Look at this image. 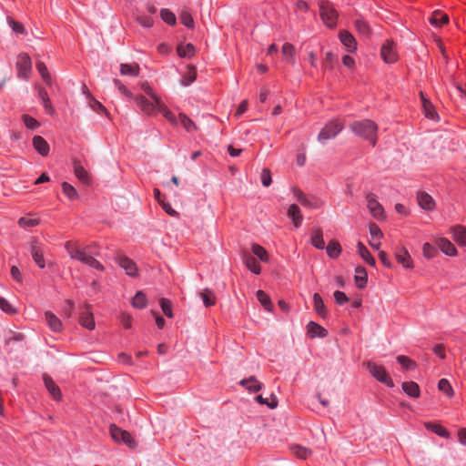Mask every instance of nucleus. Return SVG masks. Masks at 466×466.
Segmentation results:
<instances>
[{"mask_svg": "<svg viewBox=\"0 0 466 466\" xmlns=\"http://www.w3.org/2000/svg\"><path fill=\"white\" fill-rule=\"evenodd\" d=\"M350 129L358 137H360L375 147L378 140V125L370 119L354 121L350 125Z\"/></svg>", "mask_w": 466, "mask_h": 466, "instance_id": "nucleus-1", "label": "nucleus"}, {"mask_svg": "<svg viewBox=\"0 0 466 466\" xmlns=\"http://www.w3.org/2000/svg\"><path fill=\"white\" fill-rule=\"evenodd\" d=\"M141 89L151 98L155 103L158 106V110L163 114V116L172 124L177 123V118L174 114L166 106L161 98L157 95V93L152 89L150 85L147 82L141 83Z\"/></svg>", "mask_w": 466, "mask_h": 466, "instance_id": "nucleus-2", "label": "nucleus"}, {"mask_svg": "<svg viewBox=\"0 0 466 466\" xmlns=\"http://www.w3.org/2000/svg\"><path fill=\"white\" fill-rule=\"evenodd\" d=\"M367 370L372 375L373 378H375L378 381L384 383L390 388L394 387V383L386 371L385 368L381 365H378L375 362L368 361L366 363Z\"/></svg>", "mask_w": 466, "mask_h": 466, "instance_id": "nucleus-3", "label": "nucleus"}, {"mask_svg": "<svg viewBox=\"0 0 466 466\" xmlns=\"http://www.w3.org/2000/svg\"><path fill=\"white\" fill-rule=\"evenodd\" d=\"M319 15L323 23L329 27H334L337 24L338 12L329 1H321L319 4Z\"/></svg>", "mask_w": 466, "mask_h": 466, "instance_id": "nucleus-4", "label": "nucleus"}, {"mask_svg": "<svg viewBox=\"0 0 466 466\" xmlns=\"http://www.w3.org/2000/svg\"><path fill=\"white\" fill-rule=\"evenodd\" d=\"M343 127V123L339 120L330 121L320 130L318 136V140L323 144L326 140L336 137V136L342 130Z\"/></svg>", "mask_w": 466, "mask_h": 466, "instance_id": "nucleus-5", "label": "nucleus"}, {"mask_svg": "<svg viewBox=\"0 0 466 466\" xmlns=\"http://www.w3.org/2000/svg\"><path fill=\"white\" fill-rule=\"evenodd\" d=\"M17 76L23 79H28L32 70V61L26 53H21L17 56L15 64Z\"/></svg>", "mask_w": 466, "mask_h": 466, "instance_id": "nucleus-6", "label": "nucleus"}, {"mask_svg": "<svg viewBox=\"0 0 466 466\" xmlns=\"http://www.w3.org/2000/svg\"><path fill=\"white\" fill-rule=\"evenodd\" d=\"M380 56L385 63H395L398 60L396 44L392 40H386L381 46Z\"/></svg>", "mask_w": 466, "mask_h": 466, "instance_id": "nucleus-7", "label": "nucleus"}, {"mask_svg": "<svg viewBox=\"0 0 466 466\" xmlns=\"http://www.w3.org/2000/svg\"><path fill=\"white\" fill-rule=\"evenodd\" d=\"M110 435L115 441H123L129 447L135 446V441L131 437L130 433L127 431H123L115 424L110 426Z\"/></svg>", "mask_w": 466, "mask_h": 466, "instance_id": "nucleus-8", "label": "nucleus"}, {"mask_svg": "<svg viewBox=\"0 0 466 466\" xmlns=\"http://www.w3.org/2000/svg\"><path fill=\"white\" fill-rule=\"evenodd\" d=\"M367 208L370 214L376 219H381L384 218V209L382 206L378 202L377 197L373 193H369L366 197Z\"/></svg>", "mask_w": 466, "mask_h": 466, "instance_id": "nucleus-9", "label": "nucleus"}, {"mask_svg": "<svg viewBox=\"0 0 466 466\" xmlns=\"http://www.w3.org/2000/svg\"><path fill=\"white\" fill-rule=\"evenodd\" d=\"M137 105L140 108V110L147 116H153L158 110V106L155 103L154 100L150 101L146 98L144 96H137L134 97Z\"/></svg>", "mask_w": 466, "mask_h": 466, "instance_id": "nucleus-10", "label": "nucleus"}, {"mask_svg": "<svg viewBox=\"0 0 466 466\" xmlns=\"http://www.w3.org/2000/svg\"><path fill=\"white\" fill-rule=\"evenodd\" d=\"M95 255L96 254L95 253ZM76 260L99 271H103L105 269L104 266L94 258V254L87 250V248H83V251Z\"/></svg>", "mask_w": 466, "mask_h": 466, "instance_id": "nucleus-11", "label": "nucleus"}, {"mask_svg": "<svg viewBox=\"0 0 466 466\" xmlns=\"http://www.w3.org/2000/svg\"><path fill=\"white\" fill-rule=\"evenodd\" d=\"M79 322L83 327L90 330L95 329L96 324L89 305H85L84 308L82 309L80 312Z\"/></svg>", "mask_w": 466, "mask_h": 466, "instance_id": "nucleus-12", "label": "nucleus"}, {"mask_svg": "<svg viewBox=\"0 0 466 466\" xmlns=\"http://www.w3.org/2000/svg\"><path fill=\"white\" fill-rule=\"evenodd\" d=\"M242 260L246 267L254 274L258 275L261 271L260 265L257 261L256 258L248 251L242 252Z\"/></svg>", "mask_w": 466, "mask_h": 466, "instance_id": "nucleus-13", "label": "nucleus"}, {"mask_svg": "<svg viewBox=\"0 0 466 466\" xmlns=\"http://www.w3.org/2000/svg\"><path fill=\"white\" fill-rule=\"evenodd\" d=\"M30 252L35 264L41 268H45L43 250L36 240L31 242Z\"/></svg>", "mask_w": 466, "mask_h": 466, "instance_id": "nucleus-14", "label": "nucleus"}, {"mask_svg": "<svg viewBox=\"0 0 466 466\" xmlns=\"http://www.w3.org/2000/svg\"><path fill=\"white\" fill-rule=\"evenodd\" d=\"M420 96L421 106H422V109H423L425 116L431 120H438L439 116H438L437 112L435 111V108H434L433 105L431 104V102L425 97L423 92H420Z\"/></svg>", "mask_w": 466, "mask_h": 466, "instance_id": "nucleus-15", "label": "nucleus"}, {"mask_svg": "<svg viewBox=\"0 0 466 466\" xmlns=\"http://www.w3.org/2000/svg\"><path fill=\"white\" fill-rule=\"evenodd\" d=\"M44 383L51 396L56 400H60L62 398V394L59 387L55 383L51 377L48 375H44Z\"/></svg>", "mask_w": 466, "mask_h": 466, "instance_id": "nucleus-16", "label": "nucleus"}, {"mask_svg": "<svg viewBox=\"0 0 466 466\" xmlns=\"http://www.w3.org/2000/svg\"><path fill=\"white\" fill-rule=\"evenodd\" d=\"M118 265L126 270V273L131 277L137 275V265L136 263L125 256H120L117 258Z\"/></svg>", "mask_w": 466, "mask_h": 466, "instance_id": "nucleus-17", "label": "nucleus"}, {"mask_svg": "<svg viewBox=\"0 0 466 466\" xmlns=\"http://www.w3.org/2000/svg\"><path fill=\"white\" fill-rule=\"evenodd\" d=\"M33 147L42 156L46 157L49 153V145L45 138L41 136H35L33 137Z\"/></svg>", "mask_w": 466, "mask_h": 466, "instance_id": "nucleus-18", "label": "nucleus"}, {"mask_svg": "<svg viewBox=\"0 0 466 466\" xmlns=\"http://www.w3.org/2000/svg\"><path fill=\"white\" fill-rule=\"evenodd\" d=\"M419 206L425 210H432L435 208V201L426 192H420L417 195Z\"/></svg>", "mask_w": 466, "mask_h": 466, "instance_id": "nucleus-19", "label": "nucleus"}, {"mask_svg": "<svg viewBox=\"0 0 466 466\" xmlns=\"http://www.w3.org/2000/svg\"><path fill=\"white\" fill-rule=\"evenodd\" d=\"M339 40L346 46L349 52H354L357 49V42L354 36L348 31L339 33Z\"/></svg>", "mask_w": 466, "mask_h": 466, "instance_id": "nucleus-20", "label": "nucleus"}, {"mask_svg": "<svg viewBox=\"0 0 466 466\" xmlns=\"http://www.w3.org/2000/svg\"><path fill=\"white\" fill-rule=\"evenodd\" d=\"M307 331L310 338H325L328 335V331L322 326L314 321H309L308 323Z\"/></svg>", "mask_w": 466, "mask_h": 466, "instance_id": "nucleus-21", "label": "nucleus"}, {"mask_svg": "<svg viewBox=\"0 0 466 466\" xmlns=\"http://www.w3.org/2000/svg\"><path fill=\"white\" fill-rule=\"evenodd\" d=\"M396 259L406 268H411L413 263L411 258L405 248H400L395 254Z\"/></svg>", "mask_w": 466, "mask_h": 466, "instance_id": "nucleus-22", "label": "nucleus"}, {"mask_svg": "<svg viewBox=\"0 0 466 466\" xmlns=\"http://www.w3.org/2000/svg\"><path fill=\"white\" fill-rule=\"evenodd\" d=\"M287 215L292 219L293 225L296 228H299L301 225L303 218L298 205L291 204L288 208Z\"/></svg>", "mask_w": 466, "mask_h": 466, "instance_id": "nucleus-23", "label": "nucleus"}, {"mask_svg": "<svg viewBox=\"0 0 466 466\" xmlns=\"http://www.w3.org/2000/svg\"><path fill=\"white\" fill-rule=\"evenodd\" d=\"M239 384L252 392H257L263 387V384L259 382L254 376H250L248 379L240 380Z\"/></svg>", "mask_w": 466, "mask_h": 466, "instance_id": "nucleus-24", "label": "nucleus"}, {"mask_svg": "<svg viewBox=\"0 0 466 466\" xmlns=\"http://www.w3.org/2000/svg\"><path fill=\"white\" fill-rule=\"evenodd\" d=\"M356 286L359 289H363L366 287L368 281V274L366 269L359 266L355 268V276H354Z\"/></svg>", "mask_w": 466, "mask_h": 466, "instance_id": "nucleus-25", "label": "nucleus"}, {"mask_svg": "<svg viewBox=\"0 0 466 466\" xmlns=\"http://www.w3.org/2000/svg\"><path fill=\"white\" fill-rule=\"evenodd\" d=\"M429 21L435 26H442L443 25L448 24L449 16L441 11L436 10L431 14Z\"/></svg>", "mask_w": 466, "mask_h": 466, "instance_id": "nucleus-26", "label": "nucleus"}, {"mask_svg": "<svg viewBox=\"0 0 466 466\" xmlns=\"http://www.w3.org/2000/svg\"><path fill=\"white\" fill-rule=\"evenodd\" d=\"M45 317H46V322H47L49 328L53 331L58 332V331L62 330V328H63L62 322L54 313H52L51 311H46L45 314Z\"/></svg>", "mask_w": 466, "mask_h": 466, "instance_id": "nucleus-27", "label": "nucleus"}, {"mask_svg": "<svg viewBox=\"0 0 466 466\" xmlns=\"http://www.w3.org/2000/svg\"><path fill=\"white\" fill-rule=\"evenodd\" d=\"M357 248H358L359 255L364 259V261L368 265H370L371 267H374L376 265L375 258L372 257V255L370 253V251L363 245L362 242H358Z\"/></svg>", "mask_w": 466, "mask_h": 466, "instance_id": "nucleus-28", "label": "nucleus"}, {"mask_svg": "<svg viewBox=\"0 0 466 466\" xmlns=\"http://www.w3.org/2000/svg\"><path fill=\"white\" fill-rule=\"evenodd\" d=\"M453 239L461 246H466V228L456 226L451 229Z\"/></svg>", "mask_w": 466, "mask_h": 466, "instance_id": "nucleus-29", "label": "nucleus"}, {"mask_svg": "<svg viewBox=\"0 0 466 466\" xmlns=\"http://www.w3.org/2000/svg\"><path fill=\"white\" fill-rule=\"evenodd\" d=\"M139 71L140 67L137 63L120 65V74L122 76H137L139 75Z\"/></svg>", "mask_w": 466, "mask_h": 466, "instance_id": "nucleus-30", "label": "nucleus"}, {"mask_svg": "<svg viewBox=\"0 0 466 466\" xmlns=\"http://www.w3.org/2000/svg\"><path fill=\"white\" fill-rule=\"evenodd\" d=\"M314 309L319 317L325 319L327 317V309L324 305L323 299L319 293L313 295Z\"/></svg>", "mask_w": 466, "mask_h": 466, "instance_id": "nucleus-31", "label": "nucleus"}, {"mask_svg": "<svg viewBox=\"0 0 466 466\" xmlns=\"http://www.w3.org/2000/svg\"><path fill=\"white\" fill-rule=\"evenodd\" d=\"M440 249L448 256H455L457 249L454 245L447 238H441L438 241Z\"/></svg>", "mask_w": 466, "mask_h": 466, "instance_id": "nucleus-32", "label": "nucleus"}, {"mask_svg": "<svg viewBox=\"0 0 466 466\" xmlns=\"http://www.w3.org/2000/svg\"><path fill=\"white\" fill-rule=\"evenodd\" d=\"M403 391L411 398H419L420 397V387L414 381L403 382L402 383Z\"/></svg>", "mask_w": 466, "mask_h": 466, "instance_id": "nucleus-33", "label": "nucleus"}, {"mask_svg": "<svg viewBox=\"0 0 466 466\" xmlns=\"http://www.w3.org/2000/svg\"><path fill=\"white\" fill-rule=\"evenodd\" d=\"M74 173L81 182L89 183V174L78 161H74Z\"/></svg>", "mask_w": 466, "mask_h": 466, "instance_id": "nucleus-34", "label": "nucleus"}, {"mask_svg": "<svg viewBox=\"0 0 466 466\" xmlns=\"http://www.w3.org/2000/svg\"><path fill=\"white\" fill-rule=\"evenodd\" d=\"M177 51L180 57H191L195 54V47L192 44H179Z\"/></svg>", "mask_w": 466, "mask_h": 466, "instance_id": "nucleus-35", "label": "nucleus"}, {"mask_svg": "<svg viewBox=\"0 0 466 466\" xmlns=\"http://www.w3.org/2000/svg\"><path fill=\"white\" fill-rule=\"evenodd\" d=\"M291 452L299 459L305 460L311 455V451L300 445H292Z\"/></svg>", "mask_w": 466, "mask_h": 466, "instance_id": "nucleus-36", "label": "nucleus"}, {"mask_svg": "<svg viewBox=\"0 0 466 466\" xmlns=\"http://www.w3.org/2000/svg\"><path fill=\"white\" fill-rule=\"evenodd\" d=\"M425 427L441 437L448 438L450 435L449 431L440 424L426 422Z\"/></svg>", "mask_w": 466, "mask_h": 466, "instance_id": "nucleus-37", "label": "nucleus"}, {"mask_svg": "<svg viewBox=\"0 0 466 466\" xmlns=\"http://www.w3.org/2000/svg\"><path fill=\"white\" fill-rule=\"evenodd\" d=\"M35 66H36L37 71L41 75L42 79L45 81V83L46 85L50 86L52 84V77H51L45 63L42 61H38V62H36Z\"/></svg>", "mask_w": 466, "mask_h": 466, "instance_id": "nucleus-38", "label": "nucleus"}, {"mask_svg": "<svg viewBox=\"0 0 466 466\" xmlns=\"http://www.w3.org/2000/svg\"><path fill=\"white\" fill-rule=\"evenodd\" d=\"M84 92L87 94L89 101V106L96 113H107L106 107L97 100H96L89 93H87L86 87H84Z\"/></svg>", "mask_w": 466, "mask_h": 466, "instance_id": "nucleus-39", "label": "nucleus"}, {"mask_svg": "<svg viewBox=\"0 0 466 466\" xmlns=\"http://www.w3.org/2000/svg\"><path fill=\"white\" fill-rule=\"evenodd\" d=\"M311 244L319 249H323L325 248V242L322 236V231L320 229H317L313 232L311 237Z\"/></svg>", "mask_w": 466, "mask_h": 466, "instance_id": "nucleus-40", "label": "nucleus"}, {"mask_svg": "<svg viewBox=\"0 0 466 466\" xmlns=\"http://www.w3.org/2000/svg\"><path fill=\"white\" fill-rule=\"evenodd\" d=\"M252 255L258 257L261 261L267 262L268 255L267 250L258 244H253L251 247Z\"/></svg>", "mask_w": 466, "mask_h": 466, "instance_id": "nucleus-41", "label": "nucleus"}, {"mask_svg": "<svg viewBox=\"0 0 466 466\" xmlns=\"http://www.w3.org/2000/svg\"><path fill=\"white\" fill-rule=\"evenodd\" d=\"M326 249H327L328 255L332 258H338L339 256V254L341 253V247H340L339 243L337 241H330L328 244Z\"/></svg>", "mask_w": 466, "mask_h": 466, "instance_id": "nucleus-42", "label": "nucleus"}, {"mask_svg": "<svg viewBox=\"0 0 466 466\" xmlns=\"http://www.w3.org/2000/svg\"><path fill=\"white\" fill-rule=\"evenodd\" d=\"M356 30L364 36H369L371 34V29L366 21L362 19H357L355 21Z\"/></svg>", "mask_w": 466, "mask_h": 466, "instance_id": "nucleus-43", "label": "nucleus"}, {"mask_svg": "<svg viewBox=\"0 0 466 466\" xmlns=\"http://www.w3.org/2000/svg\"><path fill=\"white\" fill-rule=\"evenodd\" d=\"M178 120L187 132H193V131L197 130L196 124L189 117H187L185 114H179Z\"/></svg>", "mask_w": 466, "mask_h": 466, "instance_id": "nucleus-44", "label": "nucleus"}, {"mask_svg": "<svg viewBox=\"0 0 466 466\" xmlns=\"http://www.w3.org/2000/svg\"><path fill=\"white\" fill-rule=\"evenodd\" d=\"M294 46L289 43H285L282 46V55L286 61L289 63H294Z\"/></svg>", "mask_w": 466, "mask_h": 466, "instance_id": "nucleus-45", "label": "nucleus"}, {"mask_svg": "<svg viewBox=\"0 0 466 466\" xmlns=\"http://www.w3.org/2000/svg\"><path fill=\"white\" fill-rule=\"evenodd\" d=\"M196 78H197L196 68L193 66H189L187 67V72L186 73V75L184 76V77L182 79V85L185 86H187L190 84H192L196 80Z\"/></svg>", "mask_w": 466, "mask_h": 466, "instance_id": "nucleus-46", "label": "nucleus"}, {"mask_svg": "<svg viewBox=\"0 0 466 466\" xmlns=\"http://www.w3.org/2000/svg\"><path fill=\"white\" fill-rule=\"evenodd\" d=\"M62 190H63V193L70 200H74V199H76L78 198V193H77L76 189L72 185H70L67 182H63L62 183Z\"/></svg>", "mask_w": 466, "mask_h": 466, "instance_id": "nucleus-47", "label": "nucleus"}, {"mask_svg": "<svg viewBox=\"0 0 466 466\" xmlns=\"http://www.w3.org/2000/svg\"><path fill=\"white\" fill-rule=\"evenodd\" d=\"M132 305L137 309H143L147 306L146 295L142 291H137L132 299Z\"/></svg>", "mask_w": 466, "mask_h": 466, "instance_id": "nucleus-48", "label": "nucleus"}, {"mask_svg": "<svg viewBox=\"0 0 466 466\" xmlns=\"http://www.w3.org/2000/svg\"><path fill=\"white\" fill-rule=\"evenodd\" d=\"M65 248L67 251V253L69 254L70 258L73 259H77L83 251V248H79L76 247L70 241L66 242Z\"/></svg>", "mask_w": 466, "mask_h": 466, "instance_id": "nucleus-49", "label": "nucleus"}, {"mask_svg": "<svg viewBox=\"0 0 466 466\" xmlns=\"http://www.w3.org/2000/svg\"><path fill=\"white\" fill-rule=\"evenodd\" d=\"M200 295H201V298H202L203 302L206 307H210V306L215 305L216 298L210 289H204Z\"/></svg>", "mask_w": 466, "mask_h": 466, "instance_id": "nucleus-50", "label": "nucleus"}, {"mask_svg": "<svg viewBox=\"0 0 466 466\" xmlns=\"http://www.w3.org/2000/svg\"><path fill=\"white\" fill-rule=\"evenodd\" d=\"M257 299L258 301L262 304V306L265 308V309L270 311L272 308V303L269 299V297L263 291L258 290L257 292Z\"/></svg>", "mask_w": 466, "mask_h": 466, "instance_id": "nucleus-51", "label": "nucleus"}, {"mask_svg": "<svg viewBox=\"0 0 466 466\" xmlns=\"http://www.w3.org/2000/svg\"><path fill=\"white\" fill-rule=\"evenodd\" d=\"M397 361L405 369V370H414L417 367L415 361L410 360V358L400 355L397 357Z\"/></svg>", "mask_w": 466, "mask_h": 466, "instance_id": "nucleus-52", "label": "nucleus"}, {"mask_svg": "<svg viewBox=\"0 0 466 466\" xmlns=\"http://www.w3.org/2000/svg\"><path fill=\"white\" fill-rule=\"evenodd\" d=\"M180 22L188 28L194 27V19L187 11H182L179 15Z\"/></svg>", "mask_w": 466, "mask_h": 466, "instance_id": "nucleus-53", "label": "nucleus"}, {"mask_svg": "<svg viewBox=\"0 0 466 466\" xmlns=\"http://www.w3.org/2000/svg\"><path fill=\"white\" fill-rule=\"evenodd\" d=\"M160 16L164 22L167 24L173 25L176 24V16L175 15L168 9H162L160 11Z\"/></svg>", "mask_w": 466, "mask_h": 466, "instance_id": "nucleus-54", "label": "nucleus"}, {"mask_svg": "<svg viewBox=\"0 0 466 466\" xmlns=\"http://www.w3.org/2000/svg\"><path fill=\"white\" fill-rule=\"evenodd\" d=\"M438 389L446 393L449 397L453 395V390L450 384V382L446 379H441L439 380Z\"/></svg>", "mask_w": 466, "mask_h": 466, "instance_id": "nucleus-55", "label": "nucleus"}, {"mask_svg": "<svg viewBox=\"0 0 466 466\" xmlns=\"http://www.w3.org/2000/svg\"><path fill=\"white\" fill-rule=\"evenodd\" d=\"M160 307L162 309V311L167 318H173L172 303L169 299H160Z\"/></svg>", "mask_w": 466, "mask_h": 466, "instance_id": "nucleus-56", "label": "nucleus"}, {"mask_svg": "<svg viewBox=\"0 0 466 466\" xmlns=\"http://www.w3.org/2000/svg\"><path fill=\"white\" fill-rule=\"evenodd\" d=\"M39 224L38 218H20L18 220V225L22 228H33Z\"/></svg>", "mask_w": 466, "mask_h": 466, "instance_id": "nucleus-57", "label": "nucleus"}, {"mask_svg": "<svg viewBox=\"0 0 466 466\" xmlns=\"http://www.w3.org/2000/svg\"><path fill=\"white\" fill-rule=\"evenodd\" d=\"M22 119L25 126L29 129L33 130L40 126L39 122L29 115H23Z\"/></svg>", "mask_w": 466, "mask_h": 466, "instance_id": "nucleus-58", "label": "nucleus"}, {"mask_svg": "<svg viewBox=\"0 0 466 466\" xmlns=\"http://www.w3.org/2000/svg\"><path fill=\"white\" fill-rule=\"evenodd\" d=\"M261 183L264 187H268L272 183L271 172L268 168H263L260 174Z\"/></svg>", "mask_w": 466, "mask_h": 466, "instance_id": "nucleus-59", "label": "nucleus"}, {"mask_svg": "<svg viewBox=\"0 0 466 466\" xmlns=\"http://www.w3.org/2000/svg\"><path fill=\"white\" fill-rule=\"evenodd\" d=\"M370 234L372 237V240L380 239L383 238V233L379 228V226L375 223H370L369 226Z\"/></svg>", "mask_w": 466, "mask_h": 466, "instance_id": "nucleus-60", "label": "nucleus"}, {"mask_svg": "<svg viewBox=\"0 0 466 466\" xmlns=\"http://www.w3.org/2000/svg\"><path fill=\"white\" fill-rule=\"evenodd\" d=\"M7 21L14 32H15L17 34H23V35L25 34V29L20 22L15 21V19H13L11 17H8Z\"/></svg>", "mask_w": 466, "mask_h": 466, "instance_id": "nucleus-61", "label": "nucleus"}, {"mask_svg": "<svg viewBox=\"0 0 466 466\" xmlns=\"http://www.w3.org/2000/svg\"><path fill=\"white\" fill-rule=\"evenodd\" d=\"M335 59H336V56L332 52H327L325 54L324 60L322 62V66L324 67V69L332 68Z\"/></svg>", "mask_w": 466, "mask_h": 466, "instance_id": "nucleus-62", "label": "nucleus"}, {"mask_svg": "<svg viewBox=\"0 0 466 466\" xmlns=\"http://www.w3.org/2000/svg\"><path fill=\"white\" fill-rule=\"evenodd\" d=\"M255 400L260 404L268 405L270 409H274L278 405V401L275 397H271V400H268V399L263 398L261 395H258Z\"/></svg>", "mask_w": 466, "mask_h": 466, "instance_id": "nucleus-63", "label": "nucleus"}, {"mask_svg": "<svg viewBox=\"0 0 466 466\" xmlns=\"http://www.w3.org/2000/svg\"><path fill=\"white\" fill-rule=\"evenodd\" d=\"M0 309L7 314H15V308L4 298H0Z\"/></svg>", "mask_w": 466, "mask_h": 466, "instance_id": "nucleus-64", "label": "nucleus"}]
</instances>
